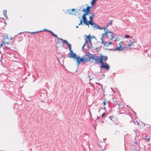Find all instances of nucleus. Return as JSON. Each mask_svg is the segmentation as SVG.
Segmentation results:
<instances>
[{"label":"nucleus","instance_id":"obj_1","mask_svg":"<svg viewBox=\"0 0 151 151\" xmlns=\"http://www.w3.org/2000/svg\"><path fill=\"white\" fill-rule=\"evenodd\" d=\"M124 42L121 41L118 44L119 47H117L116 48L111 50H114V51H118V52L121 51H122L123 49L127 47V45H125L124 44Z\"/></svg>","mask_w":151,"mask_h":151},{"label":"nucleus","instance_id":"obj_2","mask_svg":"<svg viewBox=\"0 0 151 151\" xmlns=\"http://www.w3.org/2000/svg\"><path fill=\"white\" fill-rule=\"evenodd\" d=\"M128 43V44L127 45V46H128V47H129L130 49H133L134 48V47H133V46L134 45V43H135L134 40L132 38V37H131V39L129 40V41H127L125 42V43Z\"/></svg>","mask_w":151,"mask_h":151},{"label":"nucleus","instance_id":"obj_3","mask_svg":"<svg viewBox=\"0 0 151 151\" xmlns=\"http://www.w3.org/2000/svg\"><path fill=\"white\" fill-rule=\"evenodd\" d=\"M100 63L101 64L100 67L104 69H106L108 71L109 70L110 67L109 65L106 63H104V61H102L101 60L100 61Z\"/></svg>","mask_w":151,"mask_h":151},{"label":"nucleus","instance_id":"obj_4","mask_svg":"<svg viewBox=\"0 0 151 151\" xmlns=\"http://www.w3.org/2000/svg\"><path fill=\"white\" fill-rule=\"evenodd\" d=\"M87 15L86 13H84L82 16V19L84 23L86 25H88L89 27V25L88 22V21L86 17V16Z\"/></svg>","mask_w":151,"mask_h":151},{"label":"nucleus","instance_id":"obj_5","mask_svg":"<svg viewBox=\"0 0 151 151\" xmlns=\"http://www.w3.org/2000/svg\"><path fill=\"white\" fill-rule=\"evenodd\" d=\"M76 60L77 64L78 65H79L81 62H83L85 63V60H84V59L83 58H80V57H77Z\"/></svg>","mask_w":151,"mask_h":151},{"label":"nucleus","instance_id":"obj_6","mask_svg":"<svg viewBox=\"0 0 151 151\" xmlns=\"http://www.w3.org/2000/svg\"><path fill=\"white\" fill-rule=\"evenodd\" d=\"M84 37L86 43L88 42H89L90 43H91V40L92 38L90 37V35L88 36L85 35H84Z\"/></svg>","mask_w":151,"mask_h":151},{"label":"nucleus","instance_id":"obj_7","mask_svg":"<svg viewBox=\"0 0 151 151\" xmlns=\"http://www.w3.org/2000/svg\"><path fill=\"white\" fill-rule=\"evenodd\" d=\"M70 57L71 58H76L77 59V56L76 54L73 53V51L71 50L70 51Z\"/></svg>","mask_w":151,"mask_h":151},{"label":"nucleus","instance_id":"obj_8","mask_svg":"<svg viewBox=\"0 0 151 151\" xmlns=\"http://www.w3.org/2000/svg\"><path fill=\"white\" fill-rule=\"evenodd\" d=\"M76 10L75 9H69L67 10V12L68 14H70L73 15L76 13Z\"/></svg>","mask_w":151,"mask_h":151},{"label":"nucleus","instance_id":"obj_9","mask_svg":"<svg viewBox=\"0 0 151 151\" xmlns=\"http://www.w3.org/2000/svg\"><path fill=\"white\" fill-rule=\"evenodd\" d=\"M62 44H63L64 43H65L68 46L69 48V50H70V51L72 50L71 45L69 44L67 41L66 40H63L62 41Z\"/></svg>","mask_w":151,"mask_h":151},{"label":"nucleus","instance_id":"obj_10","mask_svg":"<svg viewBox=\"0 0 151 151\" xmlns=\"http://www.w3.org/2000/svg\"><path fill=\"white\" fill-rule=\"evenodd\" d=\"M101 43L102 44H104V46L106 47L108 46L111 45H112V43L111 42L107 43L106 42H104L102 38H101Z\"/></svg>","mask_w":151,"mask_h":151},{"label":"nucleus","instance_id":"obj_11","mask_svg":"<svg viewBox=\"0 0 151 151\" xmlns=\"http://www.w3.org/2000/svg\"><path fill=\"white\" fill-rule=\"evenodd\" d=\"M108 57L106 56H104L103 55H101L100 57V60L99 61V62L100 63V61L101 60L102 61H103V60H104L105 62L106 61V60H107Z\"/></svg>","mask_w":151,"mask_h":151},{"label":"nucleus","instance_id":"obj_12","mask_svg":"<svg viewBox=\"0 0 151 151\" xmlns=\"http://www.w3.org/2000/svg\"><path fill=\"white\" fill-rule=\"evenodd\" d=\"M104 31L105 32L102 34V36L101 37L102 38L103 40L104 37H106L108 36V31L107 29H104Z\"/></svg>","mask_w":151,"mask_h":151},{"label":"nucleus","instance_id":"obj_13","mask_svg":"<svg viewBox=\"0 0 151 151\" xmlns=\"http://www.w3.org/2000/svg\"><path fill=\"white\" fill-rule=\"evenodd\" d=\"M49 32L54 37H57L58 41V42H59L60 40L63 41V40L62 39H60L58 37L57 35L55 34H54V33L51 31H49Z\"/></svg>","mask_w":151,"mask_h":151},{"label":"nucleus","instance_id":"obj_14","mask_svg":"<svg viewBox=\"0 0 151 151\" xmlns=\"http://www.w3.org/2000/svg\"><path fill=\"white\" fill-rule=\"evenodd\" d=\"M91 8V7L89 6H88L87 7V8L86 9H84L82 10V11H83L84 12H85V13H86L87 14V13H88L90 12V9Z\"/></svg>","mask_w":151,"mask_h":151},{"label":"nucleus","instance_id":"obj_15","mask_svg":"<svg viewBox=\"0 0 151 151\" xmlns=\"http://www.w3.org/2000/svg\"><path fill=\"white\" fill-rule=\"evenodd\" d=\"M108 34L110 36V37H111V39L112 40L114 37V35L112 32L108 31Z\"/></svg>","mask_w":151,"mask_h":151},{"label":"nucleus","instance_id":"obj_16","mask_svg":"<svg viewBox=\"0 0 151 151\" xmlns=\"http://www.w3.org/2000/svg\"><path fill=\"white\" fill-rule=\"evenodd\" d=\"M83 59H84V60H85V62L86 63L87 61H89V56H88L87 55H86L85 56H84L83 58Z\"/></svg>","mask_w":151,"mask_h":151},{"label":"nucleus","instance_id":"obj_17","mask_svg":"<svg viewBox=\"0 0 151 151\" xmlns=\"http://www.w3.org/2000/svg\"><path fill=\"white\" fill-rule=\"evenodd\" d=\"M94 60L96 61V64L97 63H100L99 62L100 60H99V58L98 56H95Z\"/></svg>","mask_w":151,"mask_h":151},{"label":"nucleus","instance_id":"obj_18","mask_svg":"<svg viewBox=\"0 0 151 151\" xmlns=\"http://www.w3.org/2000/svg\"><path fill=\"white\" fill-rule=\"evenodd\" d=\"M89 24L91 25L93 27V28L95 30L97 25L95 23L93 22L91 23V24Z\"/></svg>","mask_w":151,"mask_h":151},{"label":"nucleus","instance_id":"obj_19","mask_svg":"<svg viewBox=\"0 0 151 151\" xmlns=\"http://www.w3.org/2000/svg\"><path fill=\"white\" fill-rule=\"evenodd\" d=\"M89 19H90V20L88 21L89 24H91V23L93 22V17H92L90 16L89 17Z\"/></svg>","mask_w":151,"mask_h":151},{"label":"nucleus","instance_id":"obj_20","mask_svg":"<svg viewBox=\"0 0 151 151\" xmlns=\"http://www.w3.org/2000/svg\"><path fill=\"white\" fill-rule=\"evenodd\" d=\"M6 10H4L3 11V14L4 16L5 17H6V16H7V14H6Z\"/></svg>","mask_w":151,"mask_h":151},{"label":"nucleus","instance_id":"obj_21","mask_svg":"<svg viewBox=\"0 0 151 151\" xmlns=\"http://www.w3.org/2000/svg\"><path fill=\"white\" fill-rule=\"evenodd\" d=\"M95 57V56H93V55H92V56H89V61L91 59H92L94 60Z\"/></svg>","mask_w":151,"mask_h":151},{"label":"nucleus","instance_id":"obj_22","mask_svg":"<svg viewBox=\"0 0 151 151\" xmlns=\"http://www.w3.org/2000/svg\"><path fill=\"white\" fill-rule=\"evenodd\" d=\"M112 20H110L109 22H108L107 23V27L110 24H112Z\"/></svg>","mask_w":151,"mask_h":151},{"label":"nucleus","instance_id":"obj_23","mask_svg":"<svg viewBox=\"0 0 151 151\" xmlns=\"http://www.w3.org/2000/svg\"><path fill=\"white\" fill-rule=\"evenodd\" d=\"M103 29H103L101 28H100V27L98 25H97V26H96V28L95 30L96 29Z\"/></svg>","mask_w":151,"mask_h":151},{"label":"nucleus","instance_id":"obj_24","mask_svg":"<svg viewBox=\"0 0 151 151\" xmlns=\"http://www.w3.org/2000/svg\"><path fill=\"white\" fill-rule=\"evenodd\" d=\"M97 0H93L91 1V4L92 5H93L96 2V1Z\"/></svg>","mask_w":151,"mask_h":151},{"label":"nucleus","instance_id":"obj_25","mask_svg":"<svg viewBox=\"0 0 151 151\" xmlns=\"http://www.w3.org/2000/svg\"><path fill=\"white\" fill-rule=\"evenodd\" d=\"M124 37H125V38H129L130 37L131 38V37H130V36H129L128 35H126L124 36ZM130 39H131V38Z\"/></svg>","mask_w":151,"mask_h":151},{"label":"nucleus","instance_id":"obj_26","mask_svg":"<svg viewBox=\"0 0 151 151\" xmlns=\"http://www.w3.org/2000/svg\"><path fill=\"white\" fill-rule=\"evenodd\" d=\"M39 31H36L34 32H30V34H35V33H37L39 32Z\"/></svg>","mask_w":151,"mask_h":151},{"label":"nucleus","instance_id":"obj_27","mask_svg":"<svg viewBox=\"0 0 151 151\" xmlns=\"http://www.w3.org/2000/svg\"><path fill=\"white\" fill-rule=\"evenodd\" d=\"M48 31L49 32V31H50V30H48L47 29H45L44 30H41V31H40L39 32H42V31Z\"/></svg>","mask_w":151,"mask_h":151},{"label":"nucleus","instance_id":"obj_28","mask_svg":"<svg viewBox=\"0 0 151 151\" xmlns=\"http://www.w3.org/2000/svg\"><path fill=\"white\" fill-rule=\"evenodd\" d=\"M82 22H82V20H81V21H80V23L78 25H80L81 24H82Z\"/></svg>","mask_w":151,"mask_h":151},{"label":"nucleus","instance_id":"obj_29","mask_svg":"<svg viewBox=\"0 0 151 151\" xmlns=\"http://www.w3.org/2000/svg\"><path fill=\"white\" fill-rule=\"evenodd\" d=\"M43 95H43V96H44V97L45 98H46V97L47 96L46 94H45V93H44V94H43Z\"/></svg>","mask_w":151,"mask_h":151},{"label":"nucleus","instance_id":"obj_30","mask_svg":"<svg viewBox=\"0 0 151 151\" xmlns=\"http://www.w3.org/2000/svg\"><path fill=\"white\" fill-rule=\"evenodd\" d=\"M105 114V113H103L102 114V117H103L104 116Z\"/></svg>","mask_w":151,"mask_h":151},{"label":"nucleus","instance_id":"obj_31","mask_svg":"<svg viewBox=\"0 0 151 151\" xmlns=\"http://www.w3.org/2000/svg\"><path fill=\"white\" fill-rule=\"evenodd\" d=\"M94 14H93L91 15V16H90V17H93L94 16Z\"/></svg>","mask_w":151,"mask_h":151},{"label":"nucleus","instance_id":"obj_32","mask_svg":"<svg viewBox=\"0 0 151 151\" xmlns=\"http://www.w3.org/2000/svg\"><path fill=\"white\" fill-rule=\"evenodd\" d=\"M103 104L104 105H105L106 104V102L105 101L103 102Z\"/></svg>","mask_w":151,"mask_h":151},{"label":"nucleus","instance_id":"obj_33","mask_svg":"<svg viewBox=\"0 0 151 151\" xmlns=\"http://www.w3.org/2000/svg\"><path fill=\"white\" fill-rule=\"evenodd\" d=\"M2 43H1L0 44V48H1V47L2 46Z\"/></svg>","mask_w":151,"mask_h":151},{"label":"nucleus","instance_id":"obj_34","mask_svg":"<svg viewBox=\"0 0 151 151\" xmlns=\"http://www.w3.org/2000/svg\"><path fill=\"white\" fill-rule=\"evenodd\" d=\"M109 118H110V119H111V120H112V118H113L112 117H111V116H110V117H109Z\"/></svg>","mask_w":151,"mask_h":151},{"label":"nucleus","instance_id":"obj_35","mask_svg":"<svg viewBox=\"0 0 151 151\" xmlns=\"http://www.w3.org/2000/svg\"><path fill=\"white\" fill-rule=\"evenodd\" d=\"M5 38H6L7 39H8V37L7 35H6V36H5Z\"/></svg>","mask_w":151,"mask_h":151},{"label":"nucleus","instance_id":"obj_36","mask_svg":"<svg viewBox=\"0 0 151 151\" xmlns=\"http://www.w3.org/2000/svg\"><path fill=\"white\" fill-rule=\"evenodd\" d=\"M2 42L4 44H6V42H5L4 41H2Z\"/></svg>","mask_w":151,"mask_h":151},{"label":"nucleus","instance_id":"obj_37","mask_svg":"<svg viewBox=\"0 0 151 151\" xmlns=\"http://www.w3.org/2000/svg\"><path fill=\"white\" fill-rule=\"evenodd\" d=\"M98 84L100 85L101 86V88L102 89H103L102 88V85L100 83H98Z\"/></svg>","mask_w":151,"mask_h":151},{"label":"nucleus","instance_id":"obj_38","mask_svg":"<svg viewBox=\"0 0 151 151\" xmlns=\"http://www.w3.org/2000/svg\"><path fill=\"white\" fill-rule=\"evenodd\" d=\"M43 96L42 94V95H41V98H43Z\"/></svg>","mask_w":151,"mask_h":151},{"label":"nucleus","instance_id":"obj_39","mask_svg":"<svg viewBox=\"0 0 151 151\" xmlns=\"http://www.w3.org/2000/svg\"><path fill=\"white\" fill-rule=\"evenodd\" d=\"M86 43L85 42V43H84V44L83 45V47L85 46V45H86Z\"/></svg>","mask_w":151,"mask_h":151},{"label":"nucleus","instance_id":"obj_40","mask_svg":"<svg viewBox=\"0 0 151 151\" xmlns=\"http://www.w3.org/2000/svg\"><path fill=\"white\" fill-rule=\"evenodd\" d=\"M147 139H148V141H149L150 140V138H148Z\"/></svg>","mask_w":151,"mask_h":151},{"label":"nucleus","instance_id":"obj_41","mask_svg":"<svg viewBox=\"0 0 151 151\" xmlns=\"http://www.w3.org/2000/svg\"><path fill=\"white\" fill-rule=\"evenodd\" d=\"M6 43L7 44H9V43L8 42H6Z\"/></svg>","mask_w":151,"mask_h":151},{"label":"nucleus","instance_id":"obj_42","mask_svg":"<svg viewBox=\"0 0 151 151\" xmlns=\"http://www.w3.org/2000/svg\"><path fill=\"white\" fill-rule=\"evenodd\" d=\"M76 28H78V26H76Z\"/></svg>","mask_w":151,"mask_h":151},{"label":"nucleus","instance_id":"obj_43","mask_svg":"<svg viewBox=\"0 0 151 151\" xmlns=\"http://www.w3.org/2000/svg\"><path fill=\"white\" fill-rule=\"evenodd\" d=\"M104 141V139H103V141H101V142H103Z\"/></svg>","mask_w":151,"mask_h":151},{"label":"nucleus","instance_id":"obj_44","mask_svg":"<svg viewBox=\"0 0 151 151\" xmlns=\"http://www.w3.org/2000/svg\"><path fill=\"white\" fill-rule=\"evenodd\" d=\"M104 141V139H103V141H101V142H103Z\"/></svg>","mask_w":151,"mask_h":151},{"label":"nucleus","instance_id":"obj_45","mask_svg":"<svg viewBox=\"0 0 151 151\" xmlns=\"http://www.w3.org/2000/svg\"><path fill=\"white\" fill-rule=\"evenodd\" d=\"M12 39H13V38H11V39H10V40H12Z\"/></svg>","mask_w":151,"mask_h":151},{"label":"nucleus","instance_id":"obj_46","mask_svg":"<svg viewBox=\"0 0 151 151\" xmlns=\"http://www.w3.org/2000/svg\"><path fill=\"white\" fill-rule=\"evenodd\" d=\"M104 109H106V107H104Z\"/></svg>","mask_w":151,"mask_h":151},{"label":"nucleus","instance_id":"obj_47","mask_svg":"<svg viewBox=\"0 0 151 151\" xmlns=\"http://www.w3.org/2000/svg\"><path fill=\"white\" fill-rule=\"evenodd\" d=\"M135 143L136 144V143H137L136 142H135Z\"/></svg>","mask_w":151,"mask_h":151}]
</instances>
